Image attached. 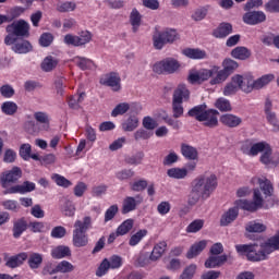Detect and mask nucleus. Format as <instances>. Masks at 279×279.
I'll use <instances>...</instances> for the list:
<instances>
[{
    "mask_svg": "<svg viewBox=\"0 0 279 279\" xmlns=\"http://www.w3.org/2000/svg\"><path fill=\"white\" fill-rule=\"evenodd\" d=\"M253 186H259L253 190V201L236 199L234 202L235 208L241 210H247L248 213H256V210L263 208L265 199L274 195V184L265 177H254L251 180Z\"/></svg>",
    "mask_w": 279,
    "mask_h": 279,
    "instance_id": "f257e3e1",
    "label": "nucleus"
},
{
    "mask_svg": "<svg viewBox=\"0 0 279 279\" xmlns=\"http://www.w3.org/2000/svg\"><path fill=\"white\" fill-rule=\"evenodd\" d=\"M238 254H245L247 260L258 263L279 250V231L266 241L259 240L254 244H240L235 246Z\"/></svg>",
    "mask_w": 279,
    "mask_h": 279,
    "instance_id": "f03ea898",
    "label": "nucleus"
},
{
    "mask_svg": "<svg viewBox=\"0 0 279 279\" xmlns=\"http://www.w3.org/2000/svg\"><path fill=\"white\" fill-rule=\"evenodd\" d=\"M217 175L205 173L196 177L191 184V192L187 196L189 206H195L199 199H208L217 190Z\"/></svg>",
    "mask_w": 279,
    "mask_h": 279,
    "instance_id": "7ed1b4c3",
    "label": "nucleus"
},
{
    "mask_svg": "<svg viewBox=\"0 0 279 279\" xmlns=\"http://www.w3.org/2000/svg\"><path fill=\"white\" fill-rule=\"evenodd\" d=\"M240 151L250 158H256L258 154H262L259 160L263 165H266L267 167H272L274 165L271 146L267 142L255 143L252 140H246L240 144Z\"/></svg>",
    "mask_w": 279,
    "mask_h": 279,
    "instance_id": "20e7f679",
    "label": "nucleus"
},
{
    "mask_svg": "<svg viewBox=\"0 0 279 279\" xmlns=\"http://www.w3.org/2000/svg\"><path fill=\"white\" fill-rule=\"evenodd\" d=\"M92 226L93 218L90 216H85L83 220H75L72 232V243L74 247H86V245H88V235L86 232L90 230Z\"/></svg>",
    "mask_w": 279,
    "mask_h": 279,
    "instance_id": "39448f33",
    "label": "nucleus"
},
{
    "mask_svg": "<svg viewBox=\"0 0 279 279\" xmlns=\"http://www.w3.org/2000/svg\"><path fill=\"white\" fill-rule=\"evenodd\" d=\"M189 117H194L196 121H201L206 128H217L219 125V111L215 109L206 110V105H199L189 111Z\"/></svg>",
    "mask_w": 279,
    "mask_h": 279,
    "instance_id": "423d86ee",
    "label": "nucleus"
},
{
    "mask_svg": "<svg viewBox=\"0 0 279 279\" xmlns=\"http://www.w3.org/2000/svg\"><path fill=\"white\" fill-rule=\"evenodd\" d=\"M5 45H14L19 38H29V23L19 20L7 26Z\"/></svg>",
    "mask_w": 279,
    "mask_h": 279,
    "instance_id": "0eeeda50",
    "label": "nucleus"
},
{
    "mask_svg": "<svg viewBox=\"0 0 279 279\" xmlns=\"http://www.w3.org/2000/svg\"><path fill=\"white\" fill-rule=\"evenodd\" d=\"M175 40H180V34L178 31L173 28H165L160 31L158 27L155 28L153 34V45L155 49H162L165 45H171L175 43Z\"/></svg>",
    "mask_w": 279,
    "mask_h": 279,
    "instance_id": "6e6552de",
    "label": "nucleus"
},
{
    "mask_svg": "<svg viewBox=\"0 0 279 279\" xmlns=\"http://www.w3.org/2000/svg\"><path fill=\"white\" fill-rule=\"evenodd\" d=\"M239 90L242 93H250L247 87V78L245 74H235L231 77L230 82L226 83L222 88L225 97H234Z\"/></svg>",
    "mask_w": 279,
    "mask_h": 279,
    "instance_id": "1a4fd4ad",
    "label": "nucleus"
},
{
    "mask_svg": "<svg viewBox=\"0 0 279 279\" xmlns=\"http://www.w3.org/2000/svg\"><path fill=\"white\" fill-rule=\"evenodd\" d=\"M191 97V93L186 88V85H179L172 98V110L174 119H180L184 114V107H182V102L186 101Z\"/></svg>",
    "mask_w": 279,
    "mask_h": 279,
    "instance_id": "9d476101",
    "label": "nucleus"
},
{
    "mask_svg": "<svg viewBox=\"0 0 279 279\" xmlns=\"http://www.w3.org/2000/svg\"><path fill=\"white\" fill-rule=\"evenodd\" d=\"M222 66V70L218 66V74L209 81L210 86L223 84L239 69V63L232 59H225Z\"/></svg>",
    "mask_w": 279,
    "mask_h": 279,
    "instance_id": "9b49d317",
    "label": "nucleus"
},
{
    "mask_svg": "<svg viewBox=\"0 0 279 279\" xmlns=\"http://www.w3.org/2000/svg\"><path fill=\"white\" fill-rule=\"evenodd\" d=\"M218 75V66L214 65L210 69H192L189 73V82L190 84H203V82H208V80H213V77H217Z\"/></svg>",
    "mask_w": 279,
    "mask_h": 279,
    "instance_id": "f8f14e48",
    "label": "nucleus"
},
{
    "mask_svg": "<svg viewBox=\"0 0 279 279\" xmlns=\"http://www.w3.org/2000/svg\"><path fill=\"white\" fill-rule=\"evenodd\" d=\"M21 178H23V170L19 167H13L11 170L3 171L0 174V186L4 189L3 191H8L12 189L10 185L16 184Z\"/></svg>",
    "mask_w": 279,
    "mask_h": 279,
    "instance_id": "ddd939ff",
    "label": "nucleus"
},
{
    "mask_svg": "<svg viewBox=\"0 0 279 279\" xmlns=\"http://www.w3.org/2000/svg\"><path fill=\"white\" fill-rule=\"evenodd\" d=\"M246 76V86L248 87V93H252V90H260V88H265L270 82H274L276 80V76L274 74H265L262 77L254 80V76L252 74H245Z\"/></svg>",
    "mask_w": 279,
    "mask_h": 279,
    "instance_id": "4468645a",
    "label": "nucleus"
},
{
    "mask_svg": "<svg viewBox=\"0 0 279 279\" xmlns=\"http://www.w3.org/2000/svg\"><path fill=\"white\" fill-rule=\"evenodd\" d=\"M180 69V62L173 58H168L154 64L155 73H175Z\"/></svg>",
    "mask_w": 279,
    "mask_h": 279,
    "instance_id": "2eb2a0df",
    "label": "nucleus"
},
{
    "mask_svg": "<svg viewBox=\"0 0 279 279\" xmlns=\"http://www.w3.org/2000/svg\"><path fill=\"white\" fill-rule=\"evenodd\" d=\"M34 119L37 121L38 124L37 129H27L31 134H34L35 132H49L51 123V118L49 117V113L37 111L34 113Z\"/></svg>",
    "mask_w": 279,
    "mask_h": 279,
    "instance_id": "dca6fc26",
    "label": "nucleus"
},
{
    "mask_svg": "<svg viewBox=\"0 0 279 279\" xmlns=\"http://www.w3.org/2000/svg\"><path fill=\"white\" fill-rule=\"evenodd\" d=\"M36 191V183L32 181H24L22 184L12 185L9 190H4L2 193L4 195H25Z\"/></svg>",
    "mask_w": 279,
    "mask_h": 279,
    "instance_id": "f3484780",
    "label": "nucleus"
},
{
    "mask_svg": "<svg viewBox=\"0 0 279 279\" xmlns=\"http://www.w3.org/2000/svg\"><path fill=\"white\" fill-rule=\"evenodd\" d=\"M100 84L110 86L111 90L119 93L121 90V76L116 72L105 74L100 77Z\"/></svg>",
    "mask_w": 279,
    "mask_h": 279,
    "instance_id": "a211bd4d",
    "label": "nucleus"
},
{
    "mask_svg": "<svg viewBox=\"0 0 279 279\" xmlns=\"http://www.w3.org/2000/svg\"><path fill=\"white\" fill-rule=\"evenodd\" d=\"M243 21L246 25H258L267 21V15L263 11H248L243 15Z\"/></svg>",
    "mask_w": 279,
    "mask_h": 279,
    "instance_id": "6ab92c4d",
    "label": "nucleus"
},
{
    "mask_svg": "<svg viewBox=\"0 0 279 279\" xmlns=\"http://www.w3.org/2000/svg\"><path fill=\"white\" fill-rule=\"evenodd\" d=\"M142 202H143V198L141 196L125 197L122 203V215H128V213L134 211L137 208V206L142 204Z\"/></svg>",
    "mask_w": 279,
    "mask_h": 279,
    "instance_id": "aec40b11",
    "label": "nucleus"
},
{
    "mask_svg": "<svg viewBox=\"0 0 279 279\" xmlns=\"http://www.w3.org/2000/svg\"><path fill=\"white\" fill-rule=\"evenodd\" d=\"M208 245V241L202 240L196 243H194L190 250L186 253V258H196V256H199L206 250V246Z\"/></svg>",
    "mask_w": 279,
    "mask_h": 279,
    "instance_id": "412c9836",
    "label": "nucleus"
},
{
    "mask_svg": "<svg viewBox=\"0 0 279 279\" xmlns=\"http://www.w3.org/2000/svg\"><path fill=\"white\" fill-rule=\"evenodd\" d=\"M236 217H239V209L234 205V207L229 208L225 215L220 218V226H230L233 221H236Z\"/></svg>",
    "mask_w": 279,
    "mask_h": 279,
    "instance_id": "4be33fe9",
    "label": "nucleus"
},
{
    "mask_svg": "<svg viewBox=\"0 0 279 279\" xmlns=\"http://www.w3.org/2000/svg\"><path fill=\"white\" fill-rule=\"evenodd\" d=\"M182 53L185 58H190V60H206L207 58L205 50L199 48H185L182 50Z\"/></svg>",
    "mask_w": 279,
    "mask_h": 279,
    "instance_id": "5701e85b",
    "label": "nucleus"
},
{
    "mask_svg": "<svg viewBox=\"0 0 279 279\" xmlns=\"http://www.w3.org/2000/svg\"><path fill=\"white\" fill-rule=\"evenodd\" d=\"M73 62L76 64V66L81 68L82 71H95V69H97L95 62L88 58L74 57Z\"/></svg>",
    "mask_w": 279,
    "mask_h": 279,
    "instance_id": "b1692460",
    "label": "nucleus"
},
{
    "mask_svg": "<svg viewBox=\"0 0 279 279\" xmlns=\"http://www.w3.org/2000/svg\"><path fill=\"white\" fill-rule=\"evenodd\" d=\"M226 260H228V256L226 255H211L205 262V267L206 269H215L217 267H221Z\"/></svg>",
    "mask_w": 279,
    "mask_h": 279,
    "instance_id": "393cba45",
    "label": "nucleus"
},
{
    "mask_svg": "<svg viewBox=\"0 0 279 279\" xmlns=\"http://www.w3.org/2000/svg\"><path fill=\"white\" fill-rule=\"evenodd\" d=\"M25 260H27V253H20L17 255L8 257L5 265L7 267L14 269L16 267H21Z\"/></svg>",
    "mask_w": 279,
    "mask_h": 279,
    "instance_id": "a878e982",
    "label": "nucleus"
},
{
    "mask_svg": "<svg viewBox=\"0 0 279 279\" xmlns=\"http://www.w3.org/2000/svg\"><path fill=\"white\" fill-rule=\"evenodd\" d=\"M165 252H167V242L166 241H161L158 242L157 244H155L149 259L153 262L159 260V258H162V255L165 254Z\"/></svg>",
    "mask_w": 279,
    "mask_h": 279,
    "instance_id": "bb28decb",
    "label": "nucleus"
},
{
    "mask_svg": "<svg viewBox=\"0 0 279 279\" xmlns=\"http://www.w3.org/2000/svg\"><path fill=\"white\" fill-rule=\"evenodd\" d=\"M181 154L186 158V160H199V153L197 151V148L183 144L181 146Z\"/></svg>",
    "mask_w": 279,
    "mask_h": 279,
    "instance_id": "cd10ccee",
    "label": "nucleus"
},
{
    "mask_svg": "<svg viewBox=\"0 0 279 279\" xmlns=\"http://www.w3.org/2000/svg\"><path fill=\"white\" fill-rule=\"evenodd\" d=\"M241 118L231 113H226L220 117V123L228 128H239V125H241Z\"/></svg>",
    "mask_w": 279,
    "mask_h": 279,
    "instance_id": "c85d7f7f",
    "label": "nucleus"
},
{
    "mask_svg": "<svg viewBox=\"0 0 279 279\" xmlns=\"http://www.w3.org/2000/svg\"><path fill=\"white\" fill-rule=\"evenodd\" d=\"M70 271H73V264L66 262V260H62L60 262L56 269L52 270H48L47 268L44 269V274H69Z\"/></svg>",
    "mask_w": 279,
    "mask_h": 279,
    "instance_id": "c756f323",
    "label": "nucleus"
},
{
    "mask_svg": "<svg viewBox=\"0 0 279 279\" xmlns=\"http://www.w3.org/2000/svg\"><path fill=\"white\" fill-rule=\"evenodd\" d=\"M138 125H140L138 117H136L135 114L129 116L128 119H125L122 122V130L124 132H134V130H136Z\"/></svg>",
    "mask_w": 279,
    "mask_h": 279,
    "instance_id": "7c9ffc66",
    "label": "nucleus"
},
{
    "mask_svg": "<svg viewBox=\"0 0 279 279\" xmlns=\"http://www.w3.org/2000/svg\"><path fill=\"white\" fill-rule=\"evenodd\" d=\"M27 230V220L25 218H20L13 221V236L14 239H21L23 232Z\"/></svg>",
    "mask_w": 279,
    "mask_h": 279,
    "instance_id": "2f4dec72",
    "label": "nucleus"
},
{
    "mask_svg": "<svg viewBox=\"0 0 279 279\" xmlns=\"http://www.w3.org/2000/svg\"><path fill=\"white\" fill-rule=\"evenodd\" d=\"M231 56L235 60H247L252 56V51L243 46H239L231 51Z\"/></svg>",
    "mask_w": 279,
    "mask_h": 279,
    "instance_id": "473e14b6",
    "label": "nucleus"
},
{
    "mask_svg": "<svg viewBox=\"0 0 279 279\" xmlns=\"http://www.w3.org/2000/svg\"><path fill=\"white\" fill-rule=\"evenodd\" d=\"M143 16L138 12V10L133 9L131 14H130V23L132 25V32L133 34L138 33V29H141V21Z\"/></svg>",
    "mask_w": 279,
    "mask_h": 279,
    "instance_id": "72a5a7b5",
    "label": "nucleus"
},
{
    "mask_svg": "<svg viewBox=\"0 0 279 279\" xmlns=\"http://www.w3.org/2000/svg\"><path fill=\"white\" fill-rule=\"evenodd\" d=\"M231 32H232V24H230V23H221L214 31V36H215V38H226L227 36H230Z\"/></svg>",
    "mask_w": 279,
    "mask_h": 279,
    "instance_id": "f704fd0d",
    "label": "nucleus"
},
{
    "mask_svg": "<svg viewBox=\"0 0 279 279\" xmlns=\"http://www.w3.org/2000/svg\"><path fill=\"white\" fill-rule=\"evenodd\" d=\"M15 53H29L32 51V44L28 40L15 41L12 46Z\"/></svg>",
    "mask_w": 279,
    "mask_h": 279,
    "instance_id": "c9c22d12",
    "label": "nucleus"
},
{
    "mask_svg": "<svg viewBox=\"0 0 279 279\" xmlns=\"http://www.w3.org/2000/svg\"><path fill=\"white\" fill-rule=\"evenodd\" d=\"M1 110L3 114H7L8 117H13V114H16V112H19V105H16V102L14 101L8 100L1 105Z\"/></svg>",
    "mask_w": 279,
    "mask_h": 279,
    "instance_id": "e433bc0d",
    "label": "nucleus"
},
{
    "mask_svg": "<svg viewBox=\"0 0 279 279\" xmlns=\"http://www.w3.org/2000/svg\"><path fill=\"white\" fill-rule=\"evenodd\" d=\"M57 66H58V59L52 56L46 57L41 62V69L46 73L53 71V69H56Z\"/></svg>",
    "mask_w": 279,
    "mask_h": 279,
    "instance_id": "4c0bfd02",
    "label": "nucleus"
},
{
    "mask_svg": "<svg viewBox=\"0 0 279 279\" xmlns=\"http://www.w3.org/2000/svg\"><path fill=\"white\" fill-rule=\"evenodd\" d=\"M77 208L75 207V203L73 201H65L61 206V213L64 217H75Z\"/></svg>",
    "mask_w": 279,
    "mask_h": 279,
    "instance_id": "58836bf2",
    "label": "nucleus"
},
{
    "mask_svg": "<svg viewBox=\"0 0 279 279\" xmlns=\"http://www.w3.org/2000/svg\"><path fill=\"white\" fill-rule=\"evenodd\" d=\"M245 230L246 232H251V233H260L267 230V226H265L263 222H259V221H250L245 226Z\"/></svg>",
    "mask_w": 279,
    "mask_h": 279,
    "instance_id": "ea45409f",
    "label": "nucleus"
},
{
    "mask_svg": "<svg viewBox=\"0 0 279 279\" xmlns=\"http://www.w3.org/2000/svg\"><path fill=\"white\" fill-rule=\"evenodd\" d=\"M167 175L173 180H184L187 174L184 168H170L167 170Z\"/></svg>",
    "mask_w": 279,
    "mask_h": 279,
    "instance_id": "a19ab883",
    "label": "nucleus"
},
{
    "mask_svg": "<svg viewBox=\"0 0 279 279\" xmlns=\"http://www.w3.org/2000/svg\"><path fill=\"white\" fill-rule=\"evenodd\" d=\"M86 97L85 93L76 94L74 96H71L68 98V105L72 110H78L80 104L84 101V98Z\"/></svg>",
    "mask_w": 279,
    "mask_h": 279,
    "instance_id": "79ce46f5",
    "label": "nucleus"
},
{
    "mask_svg": "<svg viewBox=\"0 0 279 279\" xmlns=\"http://www.w3.org/2000/svg\"><path fill=\"white\" fill-rule=\"evenodd\" d=\"M70 255H71V248H69V246L60 245L52 248L51 251L52 258H65V256H70Z\"/></svg>",
    "mask_w": 279,
    "mask_h": 279,
    "instance_id": "37998d69",
    "label": "nucleus"
},
{
    "mask_svg": "<svg viewBox=\"0 0 279 279\" xmlns=\"http://www.w3.org/2000/svg\"><path fill=\"white\" fill-rule=\"evenodd\" d=\"M146 236H147V230L141 229L130 238L129 245H131V247H136V245H138V243H141L143 239Z\"/></svg>",
    "mask_w": 279,
    "mask_h": 279,
    "instance_id": "c03bdc74",
    "label": "nucleus"
},
{
    "mask_svg": "<svg viewBox=\"0 0 279 279\" xmlns=\"http://www.w3.org/2000/svg\"><path fill=\"white\" fill-rule=\"evenodd\" d=\"M132 228H134V220L126 219L118 227L117 232L120 236H124V234H128Z\"/></svg>",
    "mask_w": 279,
    "mask_h": 279,
    "instance_id": "a18cd8bd",
    "label": "nucleus"
},
{
    "mask_svg": "<svg viewBox=\"0 0 279 279\" xmlns=\"http://www.w3.org/2000/svg\"><path fill=\"white\" fill-rule=\"evenodd\" d=\"M215 106L218 110H220V112H230V110H232L230 100L223 97L218 98L215 102Z\"/></svg>",
    "mask_w": 279,
    "mask_h": 279,
    "instance_id": "49530a36",
    "label": "nucleus"
},
{
    "mask_svg": "<svg viewBox=\"0 0 279 279\" xmlns=\"http://www.w3.org/2000/svg\"><path fill=\"white\" fill-rule=\"evenodd\" d=\"M264 112L267 121H271L274 118L277 117V114L274 112V101H271L269 98H266L265 100Z\"/></svg>",
    "mask_w": 279,
    "mask_h": 279,
    "instance_id": "de8ad7c7",
    "label": "nucleus"
},
{
    "mask_svg": "<svg viewBox=\"0 0 279 279\" xmlns=\"http://www.w3.org/2000/svg\"><path fill=\"white\" fill-rule=\"evenodd\" d=\"M1 206H3L4 210H10L11 213H19L21 210V205L14 199L2 201Z\"/></svg>",
    "mask_w": 279,
    "mask_h": 279,
    "instance_id": "09e8293b",
    "label": "nucleus"
},
{
    "mask_svg": "<svg viewBox=\"0 0 279 279\" xmlns=\"http://www.w3.org/2000/svg\"><path fill=\"white\" fill-rule=\"evenodd\" d=\"M78 47H84V45H88L90 40H93V33L88 31H83L78 35H76Z\"/></svg>",
    "mask_w": 279,
    "mask_h": 279,
    "instance_id": "8fccbe9b",
    "label": "nucleus"
},
{
    "mask_svg": "<svg viewBox=\"0 0 279 279\" xmlns=\"http://www.w3.org/2000/svg\"><path fill=\"white\" fill-rule=\"evenodd\" d=\"M129 110H130V104L120 102L111 111V117H121L125 114V112H128Z\"/></svg>",
    "mask_w": 279,
    "mask_h": 279,
    "instance_id": "3c124183",
    "label": "nucleus"
},
{
    "mask_svg": "<svg viewBox=\"0 0 279 279\" xmlns=\"http://www.w3.org/2000/svg\"><path fill=\"white\" fill-rule=\"evenodd\" d=\"M22 14H25V8H23V7H14V8L10 9L7 12L9 23H12V21H14V19H19V16H22Z\"/></svg>",
    "mask_w": 279,
    "mask_h": 279,
    "instance_id": "603ef678",
    "label": "nucleus"
},
{
    "mask_svg": "<svg viewBox=\"0 0 279 279\" xmlns=\"http://www.w3.org/2000/svg\"><path fill=\"white\" fill-rule=\"evenodd\" d=\"M28 265L31 269H38L43 265V255L33 253L28 258Z\"/></svg>",
    "mask_w": 279,
    "mask_h": 279,
    "instance_id": "864d4df0",
    "label": "nucleus"
},
{
    "mask_svg": "<svg viewBox=\"0 0 279 279\" xmlns=\"http://www.w3.org/2000/svg\"><path fill=\"white\" fill-rule=\"evenodd\" d=\"M204 228V220L203 219H196L192 221L187 227H186V232L195 234V232H199Z\"/></svg>",
    "mask_w": 279,
    "mask_h": 279,
    "instance_id": "5fc2aeb1",
    "label": "nucleus"
},
{
    "mask_svg": "<svg viewBox=\"0 0 279 279\" xmlns=\"http://www.w3.org/2000/svg\"><path fill=\"white\" fill-rule=\"evenodd\" d=\"M195 271H197V265L192 264L184 268L182 274L179 276V279H193Z\"/></svg>",
    "mask_w": 279,
    "mask_h": 279,
    "instance_id": "6e6d98bb",
    "label": "nucleus"
},
{
    "mask_svg": "<svg viewBox=\"0 0 279 279\" xmlns=\"http://www.w3.org/2000/svg\"><path fill=\"white\" fill-rule=\"evenodd\" d=\"M110 269H121L123 267V257L119 255H113L108 258Z\"/></svg>",
    "mask_w": 279,
    "mask_h": 279,
    "instance_id": "4d7b16f0",
    "label": "nucleus"
},
{
    "mask_svg": "<svg viewBox=\"0 0 279 279\" xmlns=\"http://www.w3.org/2000/svg\"><path fill=\"white\" fill-rule=\"evenodd\" d=\"M50 236L52 239H64V236H66V228L62 226L54 227L51 230Z\"/></svg>",
    "mask_w": 279,
    "mask_h": 279,
    "instance_id": "13d9d810",
    "label": "nucleus"
},
{
    "mask_svg": "<svg viewBox=\"0 0 279 279\" xmlns=\"http://www.w3.org/2000/svg\"><path fill=\"white\" fill-rule=\"evenodd\" d=\"M75 8H77V4L73 1H65L58 5L59 12H73L75 11Z\"/></svg>",
    "mask_w": 279,
    "mask_h": 279,
    "instance_id": "bf43d9fd",
    "label": "nucleus"
},
{
    "mask_svg": "<svg viewBox=\"0 0 279 279\" xmlns=\"http://www.w3.org/2000/svg\"><path fill=\"white\" fill-rule=\"evenodd\" d=\"M208 14V7H203L201 9H197L193 14L192 19L193 21H204Z\"/></svg>",
    "mask_w": 279,
    "mask_h": 279,
    "instance_id": "052dcab7",
    "label": "nucleus"
},
{
    "mask_svg": "<svg viewBox=\"0 0 279 279\" xmlns=\"http://www.w3.org/2000/svg\"><path fill=\"white\" fill-rule=\"evenodd\" d=\"M52 180L58 186H63V189H69V186H71V181L60 174H53Z\"/></svg>",
    "mask_w": 279,
    "mask_h": 279,
    "instance_id": "680f3d73",
    "label": "nucleus"
},
{
    "mask_svg": "<svg viewBox=\"0 0 279 279\" xmlns=\"http://www.w3.org/2000/svg\"><path fill=\"white\" fill-rule=\"evenodd\" d=\"M153 133L146 131L145 129H140L134 133L135 141H147L151 138Z\"/></svg>",
    "mask_w": 279,
    "mask_h": 279,
    "instance_id": "e2e57ef3",
    "label": "nucleus"
},
{
    "mask_svg": "<svg viewBox=\"0 0 279 279\" xmlns=\"http://www.w3.org/2000/svg\"><path fill=\"white\" fill-rule=\"evenodd\" d=\"M111 269L110 268V263L108 262V258H105L101 264L99 265L97 271H96V276H98L99 278H101V276H106V274H108V270Z\"/></svg>",
    "mask_w": 279,
    "mask_h": 279,
    "instance_id": "0e129e2a",
    "label": "nucleus"
},
{
    "mask_svg": "<svg viewBox=\"0 0 279 279\" xmlns=\"http://www.w3.org/2000/svg\"><path fill=\"white\" fill-rule=\"evenodd\" d=\"M32 154V145L29 144H22L20 146V156L24 160H29Z\"/></svg>",
    "mask_w": 279,
    "mask_h": 279,
    "instance_id": "69168bd1",
    "label": "nucleus"
},
{
    "mask_svg": "<svg viewBox=\"0 0 279 279\" xmlns=\"http://www.w3.org/2000/svg\"><path fill=\"white\" fill-rule=\"evenodd\" d=\"M53 43V35L51 33H44L39 38L41 47H49Z\"/></svg>",
    "mask_w": 279,
    "mask_h": 279,
    "instance_id": "338daca9",
    "label": "nucleus"
},
{
    "mask_svg": "<svg viewBox=\"0 0 279 279\" xmlns=\"http://www.w3.org/2000/svg\"><path fill=\"white\" fill-rule=\"evenodd\" d=\"M266 12L276 13L279 12V0H269L265 4Z\"/></svg>",
    "mask_w": 279,
    "mask_h": 279,
    "instance_id": "774afa93",
    "label": "nucleus"
}]
</instances>
